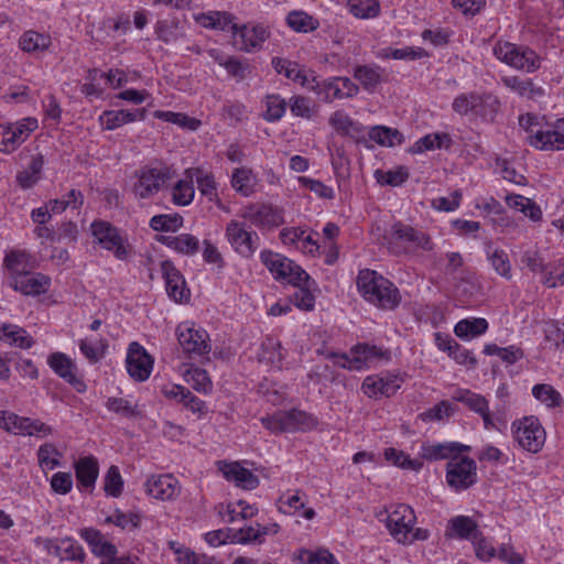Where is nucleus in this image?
<instances>
[{"label":"nucleus","instance_id":"f257e3e1","mask_svg":"<svg viewBox=\"0 0 564 564\" xmlns=\"http://www.w3.org/2000/svg\"><path fill=\"white\" fill-rule=\"evenodd\" d=\"M357 286L364 297L383 310H393L401 302L398 288L376 271L361 270Z\"/></svg>","mask_w":564,"mask_h":564},{"label":"nucleus","instance_id":"f03ea898","mask_svg":"<svg viewBox=\"0 0 564 564\" xmlns=\"http://www.w3.org/2000/svg\"><path fill=\"white\" fill-rule=\"evenodd\" d=\"M389 250L394 254H414L420 250L431 251L433 242L429 235L401 221L394 223L386 236Z\"/></svg>","mask_w":564,"mask_h":564},{"label":"nucleus","instance_id":"7ed1b4c3","mask_svg":"<svg viewBox=\"0 0 564 564\" xmlns=\"http://www.w3.org/2000/svg\"><path fill=\"white\" fill-rule=\"evenodd\" d=\"M377 519L386 522L390 534L399 543L410 544V534L416 520L414 511L410 506L401 503L391 511H380L377 514Z\"/></svg>","mask_w":564,"mask_h":564},{"label":"nucleus","instance_id":"20e7f679","mask_svg":"<svg viewBox=\"0 0 564 564\" xmlns=\"http://www.w3.org/2000/svg\"><path fill=\"white\" fill-rule=\"evenodd\" d=\"M137 181L132 185V194L135 199H149L160 192L163 185L171 178L170 169H156L143 166L135 172Z\"/></svg>","mask_w":564,"mask_h":564},{"label":"nucleus","instance_id":"39448f33","mask_svg":"<svg viewBox=\"0 0 564 564\" xmlns=\"http://www.w3.org/2000/svg\"><path fill=\"white\" fill-rule=\"evenodd\" d=\"M261 422L264 427L275 433L304 431L316 425V420L312 415L296 409L276 412L262 417Z\"/></svg>","mask_w":564,"mask_h":564},{"label":"nucleus","instance_id":"423d86ee","mask_svg":"<svg viewBox=\"0 0 564 564\" xmlns=\"http://www.w3.org/2000/svg\"><path fill=\"white\" fill-rule=\"evenodd\" d=\"M260 258L276 280H283L291 284H299L302 280L308 281L307 272L285 257L263 250Z\"/></svg>","mask_w":564,"mask_h":564},{"label":"nucleus","instance_id":"0eeeda50","mask_svg":"<svg viewBox=\"0 0 564 564\" xmlns=\"http://www.w3.org/2000/svg\"><path fill=\"white\" fill-rule=\"evenodd\" d=\"M260 258L276 280H283L291 284H299L302 280L308 281L307 272L285 257L263 250Z\"/></svg>","mask_w":564,"mask_h":564},{"label":"nucleus","instance_id":"6e6552de","mask_svg":"<svg viewBox=\"0 0 564 564\" xmlns=\"http://www.w3.org/2000/svg\"><path fill=\"white\" fill-rule=\"evenodd\" d=\"M384 356L386 352L376 346L358 344L351 349L350 356L330 352L327 358L333 359L334 364L340 368L360 370L364 367H369L375 361L381 360Z\"/></svg>","mask_w":564,"mask_h":564},{"label":"nucleus","instance_id":"1a4fd4ad","mask_svg":"<svg viewBox=\"0 0 564 564\" xmlns=\"http://www.w3.org/2000/svg\"><path fill=\"white\" fill-rule=\"evenodd\" d=\"M513 437L518 444L530 453H538L544 445L545 431L534 416H525L512 424Z\"/></svg>","mask_w":564,"mask_h":564},{"label":"nucleus","instance_id":"9d476101","mask_svg":"<svg viewBox=\"0 0 564 564\" xmlns=\"http://www.w3.org/2000/svg\"><path fill=\"white\" fill-rule=\"evenodd\" d=\"M226 236L237 253L251 258L260 245V238L253 230H248L245 223L231 220L226 227Z\"/></svg>","mask_w":564,"mask_h":564},{"label":"nucleus","instance_id":"9b49d317","mask_svg":"<svg viewBox=\"0 0 564 564\" xmlns=\"http://www.w3.org/2000/svg\"><path fill=\"white\" fill-rule=\"evenodd\" d=\"M91 232L97 242L106 250L112 251L117 259L126 260L128 258L126 240L110 223L95 220L91 224Z\"/></svg>","mask_w":564,"mask_h":564},{"label":"nucleus","instance_id":"f8f14e48","mask_svg":"<svg viewBox=\"0 0 564 564\" xmlns=\"http://www.w3.org/2000/svg\"><path fill=\"white\" fill-rule=\"evenodd\" d=\"M310 89L315 91L325 102H332L334 99L351 98L359 91L358 86L348 77H334L322 83L313 78Z\"/></svg>","mask_w":564,"mask_h":564},{"label":"nucleus","instance_id":"ddd939ff","mask_svg":"<svg viewBox=\"0 0 564 564\" xmlns=\"http://www.w3.org/2000/svg\"><path fill=\"white\" fill-rule=\"evenodd\" d=\"M37 128V120L25 118L15 123L0 124V151L11 153L17 150Z\"/></svg>","mask_w":564,"mask_h":564},{"label":"nucleus","instance_id":"4468645a","mask_svg":"<svg viewBox=\"0 0 564 564\" xmlns=\"http://www.w3.org/2000/svg\"><path fill=\"white\" fill-rule=\"evenodd\" d=\"M176 336L178 344L188 356H203L210 351L206 330L196 329L192 323H181L176 327Z\"/></svg>","mask_w":564,"mask_h":564},{"label":"nucleus","instance_id":"2eb2a0df","mask_svg":"<svg viewBox=\"0 0 564 564\" xmlns=\"http://www.w3.org/2000/svg\"><path fill=\"white\" fill-rule=\"evenodd\" d=\"M476 463L469 457L454 456L446 467V479L451 487L466 489L476 482Z\"/></svg>","mask_w":564,"mask_h":564},{"label":"nucleus","instance_id":"dca6fc26","mask_svg":"<svg viewBox=\"0 0 564 564\" xmlns=\"http://www.w3.org/2000/svg\"><path fill=\"white\" fill-rule=\"evenodd\" d=\"M126 364L129 375L140 382L145 381L150 377L153 368L152 357L137 341H132L129 345Z\"/></svg>","mask_w":564,"mask_h":564},{"label":"nucleus","instance_id":"f3484780","mask_svg":"<svg viewBox=\"0 0 564 564\" xmlns=\"http://www.w3.org/2000/svg\"><path fill=\"white\" fill-rule=\"evenodd\" d=\"M529 143L542 151L564 150V118L555 120L549 130L530 135Z\"/></svg>","mask_w":564,"mask_h":564},{"label":"nucleus","instance_id":"a211bd4d","mask_svg":"<svg viewBox=\"0 0 564 564\" xmlns=\"http://www.w3.org/2000/svg\"><path fill=\"white\" fill-rule=\"evenodd\" d=\"M242 217L259 228H275L284 224L282 210L265 204L247 207Z\"/></svg>","mask_w":564,"mask_h":564},{"label":"nucleus","instance_id":"6ab92c4d","mask_svg":"<svg viewBox=\"0 0 564 564\" xmlns=\"http://www.w3.org/2000/svg\"><path fill=\"white\" fill-rule=\"evenodd\" d=\"M51 279L42 273H32L29 271L17 273L10 280V286L24 295H41L47 292Z\"/></svg>","mask_w":564,"mask_h":564},{"label":"nucleus","instance_id":"aec40b11","mask_svg":"<svg viewBox=\"0 0 564 564\" xmlns=\"http://www.w3.org/2000/svg\"><path fill=\"white\" fill-rule=\"evenodd\" d=\"M161 270L169 296L180 303L188 301L191 296L189 290L186 289L185 279L174 264L170 260H165L161 263Z\"/></svg>","mask_w":564,"mask_h":564},{"label":"nucleus","instance_id":"412c9836","mask_svg":"<svg viewBox=\"0 0 564 564\" xmlns=\"http://www.w3.org/2000/svg\"><path fill=\"white\" fill-rule=\"evenodd\" d=\"M145 491L155 499L173 500L181 494L178 480L172 475L151 476L145 482Z\"/></svg>","mask_w":564,"mask_h":564},{"label":"nucleus","instance_id":"4be33fe9","mask_svg":"<svg viewBox=\"0 0 564 564\" xmlns=\"http://www.w3.org/2000/svg\"><path fill=\"white\" fill-rule=\"evenodd\" d=\"M400 382L397 376L367 377L361 389L369 398L391 397L400 389Z\"/></svg>","mask_w":564,"mask_h":564},{"label":"nucleus","instance_id":"5701e85b","mask_svg":"<svg viewBox=\"0 0 564 564\" xmlns=\"http://www.w3.org/2000/svg\"><path fill=\"white\" fill-rule=\"evenodd\" d=\"M220 469L228 481L235 482L242 489L252 490L259 486V478L251 470L241 467L239 463H224Z\"/></svg>","mask_w":564,"mask_h":564},{"label":"nucleus","instance_id":"b1692460","mask_svg":"<svg viewBox=\"0 0 564 564\" xmlns=\"http://www.w3.org/2000/svg\"><path fill=\"white\" fill-rule=\"evenodd\" d=\"M145 113L147 110L144 108L135 110H107L100 116V121L107 130H115L126 123L143 120Z\"/></svg>","mask_w":564,"mask_h":564},{"label":"nucleus","instance_id":"393cba45","mask_svg":"<svg viewBox=\"0 0 564 564\" xmlns=\"http://www.w3.org/2000/svg\"><path fill=\"white\" fill-rule=\"evenodd\" d=\"M272 66L276 73L283 74L286 78L299 83L301 86L308 89L312 86V80H308L305 70L297 63L281 57H273Z\"/></svg>","mask_w":564,"mask_h":564},{"label":"nucleus","instance_id":"a878e982","mask_svg":"<svg viewBox=\"0 0 564 564\" xmlns=\"http://www.w3.org/2000/svg\"><path fill=\"white\" fill-rule=\"evenodd\" d=\"M0 340L22 349L31 348L34 345L32 336L24 328L13 324L0 326Z\"/></svg>","mask_w":564,"mask_h":564},{"label":"nucleus","instance_id":"bb28decb","mask_svg":"<svg viewBox=\"0 0 564 564\" xmlns=\"http://www.w3.org/2000/svg\"><path fill=\"white\" fill-rule=\"evenodd\" d=\"M99 474L98 462L94 456L79 458L75 464V475L85 488H93Z\"/></svg>","mask_w":564,"mask_h":564},{"label":"nucleus","instance_id":"cd10ccee","mask_svg":"<svg viewBox=\"0 0 564 564\" xmlns=\"http://www.w3.org/2000/svg\"><path fill=\"white\" fill-rule=\"evenodd\" d=\"M241 37V50L246 52H251L253 50H258L262 46L263 42L269 37L268 30L262 25H257L253 28H248L247 25L238 28V32Z\"/></svg>","mask_w":564,"mask_h":564},{"label":"nucleus","instance_id":"c85d7f7f","mask_svg":"<svg viewBox=\"0 0 564 564\" xmlns=\"http://www.w3.org/2000/svg\"><path fill=\"white\" fill-rule=\"evenodd\" d=\"M197 22L207 29L231 30L234 34L238 32V25L232 22V15L226 12L214 11L202 13L197 17Z\"/></svg>","mask_w":564,"mask_h":564},{"label":"nucleus","instance_id":"c756f323","mask_svg":"<svg viewBox=\"0 0 564 564\" xmlns=\"http://www.w3.org/2000/svg\"><path fill=\"white\" fill-rule=\"evenodd\" d=\"M501 82L522 98L534 99L543 95V89L534 86L531 79H522L519 76H503Z\"/></svg>","mask_w":564,"mask_h":564},{"label":"nucleus","instance_id":"7c9ffc66","mask_svg":"<svg viewBox=\"0 0 564 564\" xmlns=\"http://www.w3.org/2000/svg\"><path fill=\"white\" fill-rule=\"evenodd\" d=\"M488 322L482 317H471L459 321L454 333L460 339H470L485 334L488 329Z\"/></svg>","mask_w":564,"mask_h":564},{"label":"nucleus","instance_id":"2f4dec72","mask_svg":"<svg viewBox=\"0 0 564 564\" xmlns=\"http://www.w3.org/2000/svg\"><path fill=\"white\" fill-rule=\"evenodd\" d=\"M44 165V159L42 154L32 156V160L28 167L17 174V183L23 189L33 187L41 178V172Z\"/></svg>","mask_w":564,"mask_h":564},{"label":"nucleus","instance_id":"473e14b6","mask_svg":"<svg viewBox=\"0 0 564 564\" xmlns=\"http://www.w3.org/2000/svg\"><path fill=\"white\" fill-rule=\"evenodd\" d=\"M423 457L429 460L446 459L459 453L470 451V446L460 443L436 444L424 447Z\"/></svg>","mask_w":564,"mask_h":564},{"label":"nucleus","instance_id":"72a5a7b5","mask_svg":"<svg viewBox=\"0 0 564 564\" xmlns=\"http://www.w3.org/2000/svg\"><path fill=\"white\" fill-rule=\"evenodd\" d=\"M47 364L52 368V370L66 382L70 384H75L77 382V378L73 371L74 364L65 354H51L48 356Z\"/></svg>","mask_w":564,"mask_h":564},{"label":"nucleus","instance_id":"f704fd0d","mask_svg":"<svg viewBox=\"0 0 564 564\" xmlns=\"http://www.w3.org/2000/svg\"><path fill=\"white\" fill-rule=\"evenodd\" d=\"M82 536L91 546V551L98 556H115L117 547L110 542L104 541L102 534L95 529H85Z\"/></svg>","mask_w":564,"mask_h":564},{"label":"nucleus","instance_id":"c9c22d12","mask_svg":"<svg viewBox=\"0 0 564 564\" xmlns=\"http://www.w3.org/2000/svg\"><path fill=\"white\" fill-rule=\"evenodd\" d=\"M297 288L293 295L295 306L304 311H311L315 304V297L312 291L316 289V282L308 275V281L302 280L299 284H293Z\"/></svg>","mask_w":564,"mask_h":564},{"label":"nucleus","instance_id":"e433bc0d","mask_svg":"<svg viewBox=\"0 0 564 564\" xmlns=\"http://www.w3.org/2000/svg\"><path fill=\"white\" fill-rule=\"evenodd\" d=\"M449 529L455 532L459 539L475 540L480 536L477 523L467 516H457L449 521Z\"/></svg>","mask_w":564,"mask_h":564},{"label":"nucleus","instance_id":"4c0bfd02","mask_svg":"<svg viewBox=\"0 0 564 564\" xmlns=\"http://www.w3.org/2000/svg\"><path fill=\"white\" fill-rule=\"evenodd\" d=\"M50 45L51 37L48 35L32 30L24 32L19 40L20 48L26 53L45 51Z\"/></svg>","mask_w":564,"mask_h":564},{"label":"nucleus","instance_id":"58836bf2","mask_svg":"<svg viewBox=\"0 0 564 564\" xmlns=\"http://www.w3.org/2000/svg\"><path fill=\"white\" fill-rule=\"evenodd\" d=\"M231 185L239 194L248 197L254 193L256 176L249 169H236L232 173Z\"/></svg>","mask_w":564,"mask_h":564},{"label":"nucleus","instance_id":"ea45409f","mask_svg":"<svg viewBox=\"0 0 564 564\" xmlns=\"http://www.w3.org/2000/svg\"><path fill=\"white\" fill-rule=\"evenodd\" d=\"M540 66L541 58L539 55L530 47L522 45L518 54H516V59L511 65V67L525 73H533L538 70Z\"/></svg>","mask_w":564,"mask_h":564},{"label":"nucleus","instance_id":"a19ab883","mask_svg":"<svg viewBox=\"0 0 564 564\" xmlns=\"http://www.w3.org/2000/svg\"><path fill=\"white\" fill-rule=\"evenodd\" d=\"M53 550H48L50 553L56 555L62 561L65 560H77L83 561L85 553L82 546L72 539H64L59 543L52 546Z\"/></svg>","mask_w":564,"mask_h":564},{"label":"nucleus","instance_id":"79ce46f5","mask_svg":"<svg viewBox=\"0 0 564 564\" xmlns=\"http://www.w3.org/2000/svg\"><path fill=\"white\" fill-rule=\"evenodd\" d=\"M288 25L296 32H312L318 29L319 22L304 11H292L286 17Z\"/></svg>","mask_w":564,"mask_h":564},{"label":"nucleus","instance_id":"37998d69","mask_svg":"<svg viewBox=\"0 0 564 564\" xmlns=\"http://www.w3.org/2000/svg\"><path fill=\"white\" fill-rule=\"evenodd\" d=\"M475 115L492 121L500 109V100L492 94H477Z\"/></svg>","mask_w":564,"mask_h":564},{"label":"nucleus","instance_id":"c03bdc74","mask_svg":"<svg viewBox=\"0 0 564 564\" xmlns=\"http://www.w3.org/2000/svg\"><path fill=\"white\" fill-rule=\"evenodd\" d=\"M453 399L467 405L476 413H485L488 410V401L485 397L471 392L470 390L459 389L456 390Z\"/></svg>","mask_w":564,"mask_h":564},{"label":"nucleus","instance_id":"a18cd8bd","mask_svg":"<svg viewBox=\"0 0 564 564\" xmlns=\"http://www.w3.org/2000/svg\"><path fill=\"white\" fill-rule=\"evenodd\" d=\"M305 494L299 490L283 494L276 501L278 509L284 514H293L305 507Z\"/></svg>","mask_w":564,"mask_h":564},{"label":"nucleus","instance_id":"49530a36","mask_svg":"<svg viewBox=\"0 0 564 564\" xmlns=\"http://www.w3.org/2000/svg\"><path fill=\"white\" fill-rule=\"evenodd\" d=\"M533 397L547 408H557L562 404V395L551 384L539 383L532 388Z\"/></svg>","mask_w":564,"mask_h":564},{"label":"nucleus","instance_id":"de8ad7c7","mask_svg":"<svg viewBox=\"0 0 564 564\" xmlns=\"http://www.w3.org/2000/svg\"><path fill=\"white\" fill-rule=\"evenodd\" d=\"M195 195V189L192 181L180 180L172 188V202L177 206L189 205Z\"/></svg>","mask_w":564,"mask_h":564},{"label":"nucleus","instance_id":"09e8293b","mask_svg":"<svg viewBox=\"0 0 564 564\" xmlns=\"http://www.w3.org/2000/svg\"><path fill=\"white\" fill-rule=\"evenodd\" d=\"M183 226V217L178 214L155 215L150 219V227L155 231H176Z\"/></svg>","mask_w":564,"mask_h":564},{"label":"nucleus","instance_id":"8fccbe9b","mask_svg":"<svg viewBox=\"0 0 564 564\" xmlns=\"http://www.w3.org/2000/svg\"><path fill=\"white\" fill-rule=\"evenodd\" d=\"M186 381L197 392L209 393L213 390L212 380L206 370L192 368L186 372Z\"/></svg>","mask_w":564,"mask_h":564},{"label":"nucleus","instance_id":"3c124183","mask_svg":"<svg viewBox=\"0 0 564 564\" xmlns=\"http://www.w3.org/2000/svg\"><path fill=\"white\" fill-rule=\"evenodd\" d=\"M488 260L490 261L494 270L506 279L511 278V264L507 252L502 249H495L487 251Z\"/></svg>","mask_w":564,"mask_h":564},{"label":"nucleus","instance_id":"603ef678","mask_svg":"<svg viewBox=\"0 0 564 564\" xmlns=\"http://www.w3.org/2000/svg\"><path fill=\"white\" fill-rule=\"evenodd\" d=\"M122 489L123 480L120 470L116 465H111L104 478V490L106 495L117 498L121 495Z\"/></svg>","mask_w":564,"mask_h":564},{"label":"nucleus","instance_id":"864d4df0","mask_svg":"<svg viewBox=\"0 0 564 564\" xmlns=\"http://www.w3.org/2000/svg\"><path fill=\"white\" fill-rule=\"evenodd\" d=\"M267 111L263 118L269 122L280 120L286 110V101L279 95H269L265 99Z\"/></svg>","mask_w":564,"mask_h":564},{"label":"nucleus","instance_id":"5fc2aeb1","mask_svg":"<svg viewBox=\"0 0 564 564\" xmlns=\"http://www.w3.org/2000/svg\"><path fill=\"white\" fill-rule=\"evenodd\" d=\"M299 560L302 564H338L335 556L327 550H301Z\"/></svg>","mask_w":564,"mask_h":564},{"label":"nucleus","instance_id":"6e6d98bb","mask_svg":"<svg viewBox=\"0 0 564 564\" xmlns=\"http://www.w3.org/2000/svg\"><path fill=\"white\" fill-rule=\"evenodd\" d=\"M291 112L296 117L311 119L315 116L317 108L314 102L304 96H294L290 99Z\"/></svg>","mask_w":564,"mask_h":564},{"label":"nucleus","instance_id":"4d7b16f0","mask_svg":"<svg viewBox=\"0 0 564 564\" xmlns=\"http://www.w3.org/2000/svg\"><path fill=\"white\" fill-rule=\"evenodd\" d=\"M154 117L166 122H172L180 127L187 128L189 130H196L199 126L198 120L180 112L156 110L154 112Z\"/></svg>","mask_w":564,"mask_h":564},{"label":"nucleus","instance_id":"13d9d810","mask_svg":"<svg viewBox=\"0 0 564 564\" xmlns=\"http://www.w3.org/2000/svg\"><path fill=\"white\" fill-rule=\"evenodd\" d=\"M384 457L388 462H391L393 465L402 467L404 469L419 470L422 467L421 460L411 459L403 452L397 451L395 448L392 447L387 448L384 451Z\"/></svg>","mask_w":564,"mask_h":564},{"label":"nucleus","instance_id":"bf43d9fd","mask_svg":"<svg viewBox=\"0 0 564 564\" xmlns=\"http://www.w3.org/2000/svg\"><path fill=\"white\" fill-rule=\"evenodd\" d=\"M29 424V417L0 411V427L8 432H12L14 434H23L25 426Z\"/></svg>","mask_w":564,"mask_h":564},{"label":"nucleus","instance_id":"052dcab7","mask_svg":"<svg viewBox=\"0 0 564 564\" xmlns=\"http://www.w3.org/2000/svg\"><path fill=\"white\" fill-rule=\"evenodd\" d=\"M350 12L361 19L373 18L379 13V3L376 0H349Z\"/></svg>","mask_w":564,"mask_h":564},{"label":"nucleus","instance_id":"680f3d73","mask_svg":"<svg viewBox=\"0 0 564 564\" xmlns=\"http://www.w3.org/2000/svg\"><path fill=\"white\" fill-rule=\"evenodd\" d=\"M521 45H516L510 42H497L494 46V55L511 67L512 63L516 59V54H518Z\"/></svg>","mask_w":564,"mask_h":564},{"label":"nucleus","instance_id":"e2e57ef3","mask_svg":"<svg viewBox=\"0 0 564 564\" xmlns=\"http://www.w3.org/2000/svg\"><path fill=\"white\" fill-rule=\"evenodd\" d=\"M354 75L367 90L375 89L381 80L379 73L368 66L356 67Z\"/></svg>","mask_w":564,"mask_h":564},{"label":"nucleus","instance_id":"0e129e2a","mask_svg":"<svg viewBox=\"0 0 564 564\" xmlns=\"http://www.w3.org/2000/svg\"><path fill=\"white\" fill-rule=\"evenodd\" d=\"M198 248L199 241L195 236L189 234L175 236L173 250L183 254L192 256L198 251Z\"/></svg>","mask_w":564,"mask_h":564},{"label":"nucleus","instance_id":"69168bd1","mask_svg":"<svg viewBox=\"0 0 564 564\" xmlns=\"http://www.w3.org/2000/svg\"><path fill=\"white\" fill-rule=\"evenodd\" d=\"M476 100H478L476 93L460 94L454 99L452 104L453 110L462 116H465L469 112L475 113Z\"/></svg>","mask_w":564,"mask_h":564},{"label":"nucleus","instance_id":"338daca9","mask_svg":"<svg viewBox=\"0 0 564 564\" xmlns=\"http://www.w3.org/2000/svg\"><path fill=\"white\" fill-rule=\"evenodd\" d=\"M25 260L26 256L22 251H11L7 253L4 265L10 271V280H12L17 273L25 272Z\"/></svg>","mask_w":564,"mask_h":564},{"label":"nucleus","instance_id":"774afa93","mask_svg":"<svg viewBox=\"0 0 564 564\" xmlns=\"http://www.w3.org/2000/svg\"><path fill=\"white\" fill-rule=\"evenodd\" d=\"M299 182L303 187L314 192L321 198L332 199L334 197L333 188L326 186L318 180H313L306 176H300Z\"/></svg>","mask_w":564,"mask_h":564}]
</instances>
